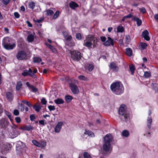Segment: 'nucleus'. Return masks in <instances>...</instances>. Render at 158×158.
Masks as SVG:
<instances>
[{"mask_svg": "<svg viewBox=\"0 0 158 158\" xmlns=\"http://www.w3.org/2000/svg\"><path fill=\"white\" fill-rule=\"evenodd\" d=\"M112 140V137L111 135L109 134L106 135L104 138L103 145V149L106 153H110L112 150L110 143Z\"/></svg>", "mask_w": 158, "mask_h": 158, "instance_id": "nucleus-1", "label": "nucleus"}, {"mask_svg": "<svg viewBox=\"0 0 158 158\" xmlns=\"http://www.w3.org/2000/svg\"><path fill=\"white\" fill-rule=\"evenodd\" d=\"M110 89L114 94L117 95L122 94L124 89L123 85L118 81L112 83L110 85Z\"/></svg>", "mask_w": 158, "mask_h": 158, "instance_id": "nucleus-2", "label": "nucleus"}, {"mask_svg": "<svg viewBox=\"0 0 158 158\" xmlns=\"http://www.w3.org/2000/svg\"><path fill=\"white\" fill-rule=\"evenodd\" d=\"M11 40L8 37L4 38L2 41V44L6 49L9 50L14 48L15 46V44H10Z\"/></svg>", "mask_w": 158, "mask_h": 158, "instance_id": "nucleus-3", "label": "nucleus"}, {"mask_svg": "<svg viewBox=\"0 0 158 158\" xmlns=\"http://www.w3.org/2000/svg\"><path fill=\"white\" fill-rule=\"evenodd\" d=\"M118 112L119 114L124 116V118L126 122L127 123L129 121V114L126 112L125 105H122L121 106Z\"/></svg>", "mask_w": 158, "mask_h": 158, "instance_id": "nucleus-4", "label": "nucleus"}, {"mask_svg": "<svg viewBox=\"0 0 158 158\" xmlns=\"http://www.w3.org/2000/svg\"><path fill=\"white\" fill-rule=\"evenodd\" d=\"M22 75L24 77L29 75L34 78H37L36 75L32 73V70L30 68L28 70H24L22 73Z\"/></svg>", "mask_w": 158, "mask_h": 158, "instance_id": "nucleus-5", "label": "nucleus"}, {"mask_svg": "<svg viewBox=\"0 0 158 158\" xmlns=\"http://www.w3.org/2000/svg\"><path fill=\"white\" fill-rule=\"evenodd\" d=\"M27 56V53L24 51H20L16 54V57L18 59H25Z\"/></svg>", "mask_w": 158, "mask_h": 158, "instance_id": "nucleus-6", "label": "nucleus"}, {"mask_svg": "<svg viewBox=\"0 0 158 158\" xmlns=\"http://www.w3.org/2000/svg\"><path fill=\"white\" fill-rule=\"evenodd\" d=\"M71 56L74 59H81V53L77 51H73L70 52Z\"/></svg>", "mask_w": 158, "mask_h": 158, "instance_id": "nucleus-7", "label": "nucleus"}, {"mask_svg": "<svg viewBox=\"0 0 158 158\" xmlns=\"http://www.w3.org/2000/svg\"><path fill=\"white\" fill-rule=\"evenodd\" d=\"M69 86L71 90L74 94H77L79 92V89L77 86L74 84L71 83L69 84Z\"/></svg>", "mask_w": 158, "mask_h": 158, "instance_id": "nucleus-8", "label": "nucleus"}, {"mask_svg": "<svg viewBox=\"0 0 158 158\" xmlns=\"http://www.w3.org/2000/svg\"><path fill=\"white\" fill-rule=\"evenodd\" d=\"M9 123V122L7 119L3 118L0 121V126L1 128L5 129Z\"/></svg>", "mask_w": 158, "mask_h": 158, "instance_id": "nucleus-9", "label": "nucleus"}, {"mask_svg": "<svg viewBox=\"0 0 158 158\" xmlns=\"http://www.w3.org/2000/svg\"><path fill=\"white\" fill-rule=\"evenodd\" d=\"M108 40L106 41L105 42L103 43V44L106 46H109L110 45L112 46L114 45V43L113 40L110 37H108Z\"/></svg>", "mask_w": 158, "mask_h": 158, "instance_id": "nucleus-10", "label": "nucleus"}, {"mask_svg": "<svg viewBox=\"0 0 158 158\" xmlns=\"http://www.w3.org/2000/svg\"><path fill=\"white\" fill-rule=\"evenodd\" d=\"M94 65L93 63H88L86 64L85 65V68L89 71H92L94 69Z\"/></svg>", "mask_w": 158, "mask_h": 158, "instance_id": "nucleus-11", "label": "nucleus"}, {"mask_svg": "<svg viewBox=\"0 0 158 158\" xmlns=\"http://www.w3.org/2000/svg\"><path fill=\"white\" fill-rule=\"evenodd\" d=\"M148 35L149 32L147 30H145L142 32V36L145 40L148 41L150 40V38Z\"/></svg>", "mask_w": 158, "mask_h": 158, "instance_id": "nucleus-12", "label": "nucleus"}, {"mask_svg": "<svg viewBox=\"0 0 158 158\" xmlns=\"http://www.w3.org/2000/svg\"><path fill=\"white\" fill-rule=\"evenodd\" d=\"M6 97L8 101H12L14 97L13 94V93L11 92H7L6 94Z\"/></svg>", "mask_w": 158, "mask_h": 158, "instance_id": "nucleus-13", "label": "nucleus"}, {"mask_svg": "<svg viewBox=\"0 0 158 158\" xmlns=\"http://www.w3.org/2000/svg\"><path fill=\"white\" fill-rule=\"evenodd\" d=\"M86 40L91 42L93 41V43H95V40H97V38L94 35H89L86 37Z\"/></svg>", "mask_w": 158, "mask_h": 158, "instance_id": "nucleus-14", "label": "nucleus"}, {"mask_svg": "<svg viewBox=\"0 0 158 158\" xmlns=\"http://www.w3.org/2000/svg\"><path fill=\"white\" fill-rule=\"evenodd\" d=\"M62 124L63 123L61 122H59L57 123L55 128V132L58 133L60 132Z\"/></svg>", "mask_w": 158, "mask_h": 158, "instance_id": "nucleus-15", "label": "nucleus"}, {"mask_svg": "<svg viewBox=\"0 0 158 158\" xmlns=\"http://www.w3.org/2000/svg\"><path fill=\"white\" fill-rule=\"evenodd\" d=\"M110 67L115 72H117L119 69L116 66L114 62L111 63L110 64Z\"/></svg>", "mask_w": 158, "mask_h": 158, "instance_id": "nucleus-16", "label": "nucleus"}, {"mask_svg": "<svg viewBox=\"0 0 158 158\" xmlns=\"http://www.w3.org/2000/svg\"><path fill=\"white\" fill-rule=\"evenodd\" d=\"M69 6V7L73 9H75L76 7L78 6V5L77 3L73 2H70Z\"/></svg>", "mask_w": 158, "mask_h": 158, "instance_id": "nucleus-17", "label": "nucleus"}, {"mask_svg": "<svg viewBox=\"0 0 158 158\" xmlns=\"http://www.w3.org/2000/svg\"><path fill=\"white\" fill-rule=\"evenodd\" d=\"M92 44V43L90 41H88L86 40L84 41L83 45L84 46L89 48L91 46Z\"/></svg>", "mask_w": 158, "mask_h": 158, "instance_id": "nucleus-18", "label": "nucleus"}, {"mask_svg": "<svg viewBox=\"0 0 158 158\" xmlns=\"http://www.w3.org/2000/svg\"><path fill=\"white\" fill-rule=\"evenodd\" d=\"M132 20L135 21L136 22L138 26H139L142 24L141 20L136 17H134L132 19Z\"/></svg>", "mask_w": 158, "mask_h": 158, "instance_id": "nucleus-19", "label": "nucleus"}, {"mask_svg": "<svg viewBox=\"0 0 158 158\" xmlns=\"http://www.w3.org/2000/svg\"><path fill=\"white\" fill-rule=\"evenodd\" d=\"M63 34L64 37L66 38V40L67 41H70L72 40V37L71 35H68L67 37H66V36L67 35V33L66 32H63Z\"/></svg>", "mask_w": 158, "mask_h": 158, "instance_id": "nucleus-20", "label": "nucleus"}, {"mask_svg": "<svg viewBox=\"0 0 158 158\" xmlns=\"http://www.w3.org/2000/svg\"><path fill=\"white\" fill-rule=\"evenodd\" d=\"M64 98L65 100L68 103L70 102L73 99V98L72 96L69 95H66Z\"/></svg>", "mask_w": 158, "mask_h": 158, "instance_id": "nucleus-21", "label": "nucleus"}, {"mask_svg": "<svg viewBox=\"0 0 158 158\" xmlns=\"http://www.w3.org/2000/svg\"><path fill=\"white\" fill-rule=\"evenodd\" d=\"M54 101L57 104H62L64 103L63 100L61 98H57Z\"/></svg>", "mask_w": 158, "mask_h": 158, "instance_id": "nucleus-22", "label": "nucleus"}, {"mask_svg": "<svg viewBox=\"0 0 158 158\" xmlns=\"http://www.w3.org/2000/svg\"><path fill=\"white\" fill-rule=\"evenodd\" d=\"M129 69L131 72V74L133 75L134 73L135 70L134 65L133 64H130L129 65Z\"/></svg>", "mask_w": 158, "mask_h": 158, "instance_id": "nucleus-23", "label": "nucleus"}, {"mask_svg": "<svg viewBox=\"0 0 158 158\" xmlns=\"http://www.w3.org/2000/svg\"><path fill=\"white\" fill-rule=\"evenodd\" d=\"M46 45L53 52H56V49L48 43H46Z\"/></svg>", "mask_w": 158, "mask_h": 158, "instance_id": "nucleus-24", "label": "nucleus"}, {"mask_svg": "<svg viewBox=\"0 0 158 158\" xmlns=\"http://www.w3.org/2000/svg\"><path fill=\"white\" fill-rule=\"evenodd\" d=\"M126 54L129 56H131L132 54V49L130 48H127L126 49Z\"/></svg>", "mask_w": 158, "mask_h": 158, "instance_id": "nucleus-25", "label": "nucleus"}, {"mask_svg": "<svg viewBox=\"0 0 158 158\" xmlns=\"http://www.w3.org/2000/svg\"><path fill=\"white\" fill-rule=\"evenodd\" d=\"M85 134H87L89 136L91 137H93L94 136V134L92 131L87 130H85V132H84Z\"/></svg>", "mask_w": 158, "mask_h": 158, "instance_id": "nucleus-26", "label": "nucleus"}, {"mask_svg": "<svg viewBox=\"0 0 158 158\" xmlns=\"http://www.w3.org/2000/svg\"><path fill=\"white\" fill-rule=\"evenodd\" d=\"M122 135L123 136L127 137L129 136V133L127 130H124L122 132Z\"/></svg>", "mask_w": 158, "mask_h": 158, "instance_id": "nucleus-27", "label": "nucleus"}, {"mask_svg": "<svg viewBox=\"0 0 158 158\" xmlns=\"http://www.w3.org/2000/svg\"><path fill=\"white\" fill-rule=\"evenodd\" d=\"M22 86V84L21 81L17 82L16 85V89L17 90H19Z\"/></svg>", "mask_w": 158, "mask_h": 158, "instance_id": "nucleus-28", "label": "nucleus"}, {"mask_svg": "<svg viewBox=\"0 0 158 158\" xmlns=\"http://www.w3.org/2000/svg\"><path fill=\"white\" fill-rule=\"evenodd\" d=\"M139 46L140 48L142 50H143L146 48L147 46V45L146 43L141 42L140 43Z\"/></svg>", "mask_w": 158, "mask_h": 158, "instance_id": "nucleus-29", "label": "nucleus"}, {"mask_svg": "<svg viewBox=\"0 0 158 158\" xmlns=\"http://www.w3.org/2000/svg\"><path fill=\"white\" fill-rule=\"evenodd\" d=\"M27 40L29 42H32L34 39V36L32 35H28L27 37Z\"/></svg>", "mask_w": 158, "mask_h": 158, "instance_id": "nucleus-30", "label": "nucleus"}, {"mask_svg": "<svg viewBox=\"0 0 158 158\" xmlns=\"http://www.w3.org/2000/svg\"><path fill=\"white\" fill-rule=\"evenodd\" d=\"M33 108L37 112H39L41 109V107L40 105H36V104L35 105L33 106Z\"/></svg>", "mask_w": 158, "mask_h": 158, "instance_id": "nucleus-31", "label": "nucleus"}, {"mask_svg": "<svg viewBox=\"0 0 158 158\" xmlns=\"http://www.w3.org/2000/svg\"><path fill=\"white\" fill-rule=\"evenodd\" d=\"M18 108L21 111H23L24 110V105L22 103H19Z\"/></svg>", "mask_w": 158, "mask_h": 158, "instance_id": "nucleus-32", "label": "nucleus"}, {"mask_svg": "<svg viewBox=\"0 0 158 158\" xmlns=\"http://www.w3.org/2000/svg\"><path fill=\"white\" fill-rule=\"evenodd\" d=\"M147 121L148 122V127L149 128H150L152 122V119L150 117H148L147 119Z\"/></svg>", "mask_w": 158, "mask_h": 158, "instance_id": "nucleus-33", "label": "nucleus"}, {"mask_svg": "<svg viewBox=\"0 0 158 158\" xmlns=\"http://www.w3.org/2000/svg\"><path fill=\"white\" fill-rule=\"evenodd\" d=\"M78 79L81 80L87 81L88 79L87 77L84 75H80L78 77Z\"/></svg>", "mask_w": 158, "mask_h": 158, "instance_id": "nucleus-34", "label": "nucleus"}, {"mask_svg": "<svg viewBox=\"0 0 158 158\" xmlns=\"http://www.w3.org/2000/svg\"><path fill=\"white\" fill-rule=\"evenodd\" d=\"M40 144V147L41 148H44L46 146V142L45 141L43 140L41 141Z\"/></svg>", "mask_w": 158, "mask_h": 158, "instance_id": "nucleus-35", "label": "nucleus"}, {"mask_svg": "<svg viewBox=\"0 0 158 158\" xmlns=\"http://www.w3.org/2000/svg\"><path fill=\"white\" fill-rule=\"evenodd\" d=\"M117 30L118 32H123L124 31V28L121 26H118L117 27Z\"/></svg>", "mask_w": 158, "mask_h": 158, "instance_id": "nucleus-36", "label": "nucleus"}, {"mask_svg": "<svg viewBox=\"0 0 158 158\" xmlns=\"http://www.w3.org/2000/svg\"><path fill=\"white\" fill-rule=\"evenodd\" d=\"M83 156L84 158H91V156L87 152H85L84 153Z\"/></svg>", "mask_w": 158, "mask_h": 158, "instance_id": "nucleus-37", "label": "nucleus"}, {"mask_svg": "<svg viewBox=\"0 0 158 158\" xmlns=\"http://www.w3.org/2000/svg\"><path fill=\"white\" fill-rule=\"evenodd\" d=\"M33 129V127L31 125L25 126V130L29 131Z\"/></svg>", "mask_w": 158, "mask_h": 158, "instance_id": "nucleus-38", "label": "nucleus"}, {"mask_svg": "<svg viewBox=\"0 0 158 158\" xmlns=\"http://www.w3.org/2000/svg\"><path fill=\"white\" fill-rule=\"evenodd\" d=\"M46 14L48 15H52L53 14V11L51 10H46Z\"/></svg>", "mask_w": 158, "mask_h": 158, "instance_id": "nucleus-39", "label": "nucleus"}, {"mask_svg": "<svg viewBox=\"0 0 158 158\" xmlns=\"http://www.w3.org/2000/svg\"><path fill=\"white\" fill-rule=\"evenodd\" d=\"M33 143L35 146L37 147H40V143H39L38 141L35 140H32Z\"/></svg>", "mask_w": 158, "mask_h": 158, "instance_id": "nucleus-40", "label": "nucleus"}, {"mask_svg": "<svg viewBox=\"0 0 158 158\" xmlns=\"http://www.w3.org/2000/svg\"><path fill=\"white\" fill-rule=\"evenodd\" d=\"M151 75V73L149 72H144V74L143 76L145 78H148Z\"/></svg>", "mask_w": 158, "mask_h": 158, "instance_id": "nucleus-41", "label": "nucleus"}, {"mask_svg": "<svg viewBox=\"0 0 158 158\" xmlns=\"http://www.w3.org/2000/svg\"><path fill=\"white\" fill-rule=\"evenodd\" d=\"M22 102L24 104H26V105L29 107H32L30 103L29 102L26 100H23L22 101Z\"/></svg>", "mask_w": 158, "mask_h": 158, "instance_id": "nucleus-42", "label": "nucleus"}, {"mask_svg": "<svg viewBox=\"0 0 158 158\" xmlns=\"http://www.w3.org/2000/svg\"><path fill=\"white\" fill-rule=\"evenodd\" d=\"M125 39L126 42L127 43H129L131 41V37L129 35H125Z\"/></svg>", "mask_w": 158, "mask_h": 158, "instance_id": "nucleus-43", "label": "nucleus"}, {"mask_svg": "<svg viewBox=\"0 0 158 158\" xmlns=\"http://www.w3.org/2000/svg\"><path fill=\"white\" fill-rule=\"evenodd\" d=\"M59 11H57L54 14L53 18L54 19H56L59 16Z\"/></svg>", "mask_w": 158, "mask_h": 158, "instance_id": "nucleus-44", "label": "nucleus"}, {"mask_svg": "<svg viewBox=\"0 0 158 158\" xmlns=\"http://www.w3.org/2000/svg\"><path fill=\"white\" fill-rule=\"evenodd\" d=\"M35 6V3L33 2H30L29 4V7L32 9H34Z\"/></svg>", "mask_w": 158, "mask_h": 158, "instance_id": "nucleus-45", "label": "nucleus"}, {"mask_svg": "<svg viewBox=\"0 0 158 158\" xmlns=\"http://www.w3.org/2000/svg\"><path fill=\"white\" fill-rule=\"evenodd\" d=\"M76 38L78 40H80L81 39V34L80 33H77L76 35Z\"/></svg>", "mask_w": 158, "mask_h": 158, "instance_id": "nucleus-46", "label": "nucleus"}, {"mask_svg": "<svg viewBox=\"0 0 158 158\" xmlns=\"http://www.w3.org/2000/svg\"><path fill=\"white\" fill-rule=\"evenodd\" d=\"M5 112L7 116L8 117V118L10 119V120H11V114L9 113V112L5 111Z\"/></svg>", "mask_w": 158, "mask_h": 158, "instance_id": "nucleus-47", "label": "nucleus"}, {"mask_svg": "<svg viewBox=\"0 0 158 158\" xmlns=\"http://www.w3.org/2000/svg\"><path fill=\"white\" fill-rule=\"evenodd\" d=\"M48 108L50 111L54 110L56 109L55 106H48Z\"/></svg>", "mask_w": 158, "mask_h": 158, "instance_id": "nucleus-48", "label": "nucleus"}, {"mask_svg": "<svg viewBox=\"0 0 158 158\" xmlns=\"http://www.w3.org/2000/svg\"><path fill=\"white\" fill-rule=\"evenodd\" d=\"M31 88L32 89V91L34 92H36L38 91V89L37 88L34 87L33 85L31 86Z\"/></svg>", "mask_w": 158, "mask_h": 158, "instance_id": "nucleus-49", "label": "nucleus"}, {"mask_svg": "<svg viewBox=\"0 0 158 158\" xmlns=\"http://www.w3.org/2000/svg\"><path fill=\"white\" fill-rule=\"evenodd\" d=\"M14 131V132L15 133V134H14L15 137L17 136L20 134V132L19 131H17L15 130Z\"/></svg>", "mask_w": 158, "mask_h": 158, "instance_id": "nucleus-50", "label": "nucleus"}, {"mask_svg": "<svg viewBox=\"0 0 158 158\" xmlns=\"http://www.w3.org/2000/svg\"><path fill=\"white\" fill-rule=\"evenodd\" d=\"M47 102V101L44 98H43L41 99V103L42 104L45 105L46 104Z\"/></svg>", "mask_w": 158, "mask_h": 158, "instance_id": "nucleus-51", "label": "nucleus"}, {"mask_svg": "<svg viewBox=\"0 0 158 158\" xmlns=\"http://www.w3.org/2000/svg\"><path fill=\"white\" fill-rule=\"evenodd\" d=\"M140 12H141L143 14L145 13L146 12V10L143 7H142L139 9Z\"/></svg>", "mask_w": 158, "mask_h": 158, "instance_id": "nucleus-52", "label": "nucleus"}, {"mask_svg": "<svg viewBox=\"0 0 158 158\" xmlns=\"http://www.w3.org/2000/svg\"><path fill=\"white\" fill-rule=\"evenodd\" d=\"M13 114L14 115L16 116L19 115V110L16 109L14 111Z\"/></svg>", "mask_w": 158, "mask_h": 158, "instance_id": "nucleus-53", "label": "nucleus"}, {"mask_svg": "<svg viewBox=\"0 0 158 158\" xmlns=\"http://www.w3.org/2000/svg\"><path fill=\"white\" fill-rule=\"evenodd\" d=\"M15 119L17 123H19L21 122V120L20 117H16L15 118Z\"/></svg>", "mask_w": 158, "mask_h": 158, "instance_id": "nucleus-54", "label": "nucleus"}, {"mask_svg": "<svg viewBox=\"0 0 158 158\" xmlns=\"http://www.w3.org/2000/svg\"><path fill=\"white\" fill-rule=\"evenodd\" d=\"M10 0H2L3 3L5 5H7L10 2Z\"/></svg>", "mask_w": 158, "mask_h": 158, "instance_id": "nucleus-55", "label": "nucleus"}, {"mask_svg": "<svg viewBox=\"0 0 158 158\" xmlns=\"http://www.w3.org/2000/svg\"><path fill=\"white\" fill-rule=\"evenodd\" d=\"M100 40L103 43L105 42L106 40V38L105 36H101L100 37Z\"/></svg>", "mask_w": 158, "mask_h": 158, "instance_id": "nucleus-56", "label": "nucleus"}, {"mask_svg": "<svg viewBox=\"0 0 158 158\" xmlns=\"http://www.w3.org/2000/svg\"><path fill=\"white\" fill-rule=\"evenodd\" d=\"M30 117V120L32 121L34 120L35 118V115L34 114L31 115Z\"/></svg>", "mask_w": 158, "mask_h": 158, "instance_id": "nucleus-57", "label": "nucleus"}, {"mask_svg": "<svg viewBox=\"0 0 158 158\" xmlns=\"http://www.w3.org/2000/svg\"><path fill=\"white\" fill-rule=\"evenodd\" d=\"M15 17L17 18H19V17L20 15L17 12H15L14 13Z\"/></svg>", "mask_w": 158, "mask_h": 158, "instance_id": "nucleus-58", "label": "nucleus"}, {"mask_svg": "<svg viewBox=\"0 0 158 158\" xmlns=\"http://www.w3.org/2000/svg\"><path fill=\"white\" fill-rule=\"evenodd\" d=\"M153 88L155 91L158 90V85L156 84H155L154 85Z\"/></svg>", "mask_w": 158, "mask_h": 158, "instance_id": "nucleus-59", "label": "nucleus"}, {"mask_svg": "<svg viewBox=\"0 0 158 158\" xmlns=\"http://www.w3.org/2000/svg\"><path fill=\"white\" fill-rule=\"evenodd\" d=\"M39 122L40 124L42 125L43 126H44L45 123H44V120H39Z\"/></svg>", "mask_w": 158, "mask_h": 158, "instance_id": "nucleus-60", "label": "nucleus"}, {"mask_svg": "<svg viewBox=\"0 0 158 158\" xmlns=\"http://www.w3.org/2000/svg\"><path fill=\"white\" fill-rule=\"evenodd\" d=\"M126 19L130 18L132 17V15L131 14H129L128 15L125 16Z\"/></svg>", "mask_w": 158, "mask_h": 158, "instance_id": "nucleus-61", "label": "nucleus"}, {"mask_svg": "<svg viewBox=\"0 0 158 158\" xmlns=\"http://www.w3.org/2000/svg\"><path fill=\"white\" fill-rule=\"evenodd\" d=\"M26 23L27 24V25L28 27H32V24L28 21H26Z\"/></svg>", "mask_w": 158, "mask_h": 158, "instance_id": "nucleus-62", "label": "nucleus"}, {"mask_svg": "<svg viewBox=\"0 0 158 158\" xmlns=\"http://www.w3.org/2000/svg\"><path fill=\"white\" fill-rule=\"evenodd\" d=\"M43 20V19H40L37 20L35 22L38 23H40Z\"/></svg>", "mask_w": 158, "mask_h": 158, "instance_id": "nucleus-63", "label": "nucleus"}, {"mask_svg": "<svg viewBox=\"0 0 158 158\" xmlns=\"http://www.w3.org/2000/svg\"><path fill=\"white\" fill-rule=\"evenodd\" d=\"M155 19L158 22V14H156L154 16Z\"/></svg>", "mask_w": 158, "mask_h": 158, "instance_id": "nucleus-64", "label": "nucleus"}]
</instances>
